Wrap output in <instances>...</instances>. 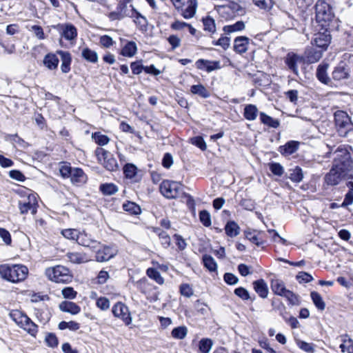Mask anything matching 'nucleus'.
Masks as SVG:
<instances>
[{"mask_svg": "<svg viewBox=\"0 0 353 353\" xmlns=\"http://www.w3.org/2000/svg\"><path fill=\"white\" fill-rule=\"evenodd\" d=\"M333 153L334 157L332 167L348 176L353 170V159L347 148L339 145Z\"/></svg>", "mask_w": 353, "mask_h": 353, "instance_id": "nucleus-1", "label": "nucleus"}, {"mask_svg": "<svg viewBox=\"0 0 353 353\" xmlns=\"http://www.w3.org/2000/svg\"><path fill=\"white\" fill-rule=\"evenodd\" d=\"M28 274V269L21 264L0 265V276L7 281L19 283L24 281Z\"/></svg>", "mask_w": 353, "mask_h": 353, "instance_id": "nucleus-2", "label": "nucleus"}, {"mask_svg": "<svg viewBox=\"0 0 353 353\" xmlns=\"http://www.w3.org/2000/svg\"><path fill=\"white\" fill-rule=\"evenodd\" d=\"M315 8L317 22L321 23L323 27L326 28L334 17L330 4L326 0H319L316 3Z\"/></svg>", "mask_w": 353, "mask_h": 353, "instance_id": "nucleus-3", "label": "nucleus"}, {"mask_svg": "<svg viewBox=\"0 0 353 353\" xmlns=\"http://www.w3.org/2000/svg\"><path fill=\"white\" fill-rule=\"evenodd\" d=\"M10 315L11 319L20 327L27 331L31 336H36L38 332V327L27 315L19 310L12 311Z\"/></svg>", "mask_w": 353, "mask_h": 353, "instance_id": "nucleus-4", "label": "nucleus"}, {"mask_svg": "<svg viewBox=\"0 0 353 353\" xmlns=\"http://www.w3.org/2000/svg\"><path fill=\"white\" fill-rule=\"evenodd\" d=\"M45 274L50 280L56 283H67L72 278L69 269L62 265L47 268Z\"/></svg>", "mask_w": 353, "mask_h": 353, "instance_id": "nucleus-5", "label": "nucleus"}, {"mask_svg": "<svg viewBox=\"0 0 353 353\" xmlns=\"http://www.w3.org/2000/svg\"><path fill=\"white\" fill-rule=\"evenodd\" d=\"M98 161L101 163L103 167L109 171H115L118 169L119 165L116 159L110 152L102 148H97L95 150Z\"/></svg>", "mask_w": 353, "mask_h": 353, "instance_id": "nucleus-6", "label": "nucleus"}, {"mask_svg": "<svg viewBox=\"0 0 353 353\" xmlns=\"http://www.w3.org/2000/svg\"><path fill=\"white\" fill-rule=\"evenodd\" d=\"M112 312L114 317L121 320L125 325L132 323V318L128 307L123 303L119 301L112 307Z\"/></svg>", "mask_w": 353, "mask_h": 353, "instance_id": "nucleus-7", "label": "nucleus"}, {"mask_svg": "<svg viewBox=\"0 0 353 353\" xmlns=\"http://www.w3.org/2000/svg\"><path fill=\"white\" fill-rule=\"evenodd\" d=\"M37 194L34 193L28 194L26 199L19 202L21 214H26L30 211L32 214H34L37 212Z\"/></svg>", "mask_w": 353, "mask_h": 353, "instance_id": "nucleus-8", "label": "nucleus"}, {"mask_svg": "<svg viewBox=\"0 0 353 353\" xmlns=\"http://www.w3.org/2000/svg\"><path fill=\"white\" fill-rule=\"evenodd\" d=\"M324 183L329 186H335L339 185L343 180H347V176L341 172L336 170L333 167L324 176Z\"/></svg>", "mask_w": 353, "mask_h": 353, "instance_id": "nucleus-9", "label": "nucleus"}, {"mask_svg": "<svg viewBox=\"0 0 353 353\" xmlns=\"http://www.w3.org/2000/svg\"><path fill=\"white\" fill-rule=\"evenodd\" d=\"M65 40L73 41L77 37V30L71 23H59L55 28Z\"/></svg>", "mask_w": 353, "mask_h": 353, "instance_id": "nucleus-10", "label": "nucleus"}, {"mask_svg": "<svg viewBox=\"0 0 353 353\" xmlns=\"http://www.w3.org/2000/svg\"><path fill=\"white\" fill-rule=\"evenodd\" d=\"M304 62V58L294 52H289L285 58V63L288 69L296 76L299 75L298 64Z\"/></svg>", "mask_w": 353, "mask_h": 353, "instance_id": "nucleus-11", "label": "nucleus"}, {"mask_svg": "<svg viewBox=\"0 0 353 353\" xmlns=\"http://www.w3.org/2000/svg\"><path fill=\"white\" fill-rule=\"evenodd\" d=\"M117 250L110 246L103 245L96 252V261L97 262H105L113 258L117 254Z\"/></svg>", "mask_w": 353, "mask_h": 353, "instance_id": "nucleus-12", "label": "nucleus"}, {"mask_svg": "<svg viewBox=\"0 0 353 353\" xmlns=\"http://www.w3.org/2000/svg\"><path fill=\"white\" fill-rule=\"evenodd\" d=\"M161 193L168 199H174L176 196V182L165 180L160 185Z\"/></svg>", "mask_w": 353, "mask_h": 353, "instance_id": "nucleus-13", "label": "nucleus"}, {"mask_svg": "<svg viewBox=\"0 0 353 353\" xmlns=\"http://www.w3.org/2000/svg\"><path fill=\"white\" fill-rule=\"evenodd\" d=\"M182 6H186L183 9L182 8V16L185 19H190L193 17L196 13L197 3L196 0H178Z\"/></svg>", "mask_w": 353, "mask_h": 353, "instance_id": "nucleus-14", "label": "nucleus"}, {"mask_svg": "<svg viewBox=\"0 0 353 353\" xmlns=\"http://www.w3.org/2000/svg\"><path fill=\"white\" fill-rule=\"evenodd\" d=\"M331 41V36L327 30V27L323 32H318L314 34L313 43L323 50L326 49Z\"/></svg>", "mask_w": 353, "mask_h": 353, "instance_id": "nucleus-15", "label": "nucleus"}, {"mask_svg": "<svg viewBox=\"0 0 353 353\" xmlns=\"http://www.w3.org/2000/svg\"><path fill=\"white\" fill-rule=\"evenodd\" d=\"M195 65L198 69L205 70L208 72L221 68L219 61H210L203 59L197 60Z\"/></svg>", "mask_w": 353, "mask_h": 353, "instance_id": "nucleus-16", "label": "nucleus"}, {"mask_svg": "<svg viewBox=\"0 0 353 353\" xmlns=\"http://www.w3.org/2000/svg\"><path fill=\"white\" fill-rule=\"evenodd\" d=\"M77 242L82 246L88 247L92 250L97 249L100 245L99 242L92 239L90 236L85 232H79Z\"/></svg>", "mask_w": 353, "mask_h": 353, "instance_id": "nucleus-17", "label": "nucleus"}, {"mask_svg": "<svg viewBox=\"0 0 353 353\" xmlns=\"http://www.w3.org/2000/svg\"><path fill=\"white\" fill-rule=\"evenodd\" d=\"M349 76L350 69L343 62L340 63L332 72V79L335 81L347 79Z\"/></svg>", "mask_w": 353, "mask_h": 353, "instance_id": "nucleus-18", "label": "nucleus"}, {"mask_svg": "<svg viewBox=\"0 0 353 353\" xmlns=\"http://www.w3.org/2000/svg\"><path fill=\"white\" fill-rule=\"evenodd\" d=\"M322 57V50H316L313 47L306 48L304 53V61L308 63L317 62Z\"/></svg>", "mask_w": 353, "mask_h": 353, "instance_id": "nucleus-19", "label": "nucleus"}, {"mask_svg": "<svg viewBox=\"0 0 353 353\" xmlns=\"http://www.w3.org/2000/svg\"><path fill=\"white\" fill-rule=\"evenodd\" d=\"M336 125L341 128H348L350 125V119L348 114L343 111L338 110L334 113Z\"/></svg>", "mask_w": 353, "mask_h": 353, "instance_id": "nucleus-20", "label": "nucleus"}, {"mask_svg": "<svg viewBox=\"0 0 353 353\" xmlns=\"http://www.w3.org/2000/svg\"><path fill=\"white\" fill-rule=\"evenodd\" d=\"M249 38L246 37H238L234 41V50L236 52L243 54L248 50Z\"/></svg>", "mask_w": 353, "mask_h": 353, "instance_id": "nucleus-21", "label": "nucleus"}, {"mask_svg": "<svg viewBox=\"0 0 353 353\" xmlns=\"http://www.w3.org/2000/svg\"><path fill=\"white\" fill-rule=\"evenodd\" d=\"M253 288L254 291L262 299H265L268 295V285L263 279H259L253 282Z\"/></svg>", "mask_w": 353, "mask_h": 353, "instance_id": "nucleus-22", "label": "nucleus"}, {"mask_svg": "<svg viewBox=\"0 0 353 353\" xmlns=\"http://www.w3.org/2000/svg\"><path fill=\"white\" fill-rule=\"evenodd\" d=\"M57 53L61 56V70L63 73H68L70 70V64L72 61L71 55L68 52L59 50Z\"/></svg>", "mask_w": 353, "mask_h": 353, "instance_id": "nucleus-23", "label": "nucleus"}, {"mask_svg": "<svg viewBox=\"0 0 353 353\" xmlns=\"http://www.w3.org/2000/svg\"><path fill=\"white\" fill-rule=\"evenodd\" d=\"M71 182L77 185L85 183L87 176L83 171L80 168H74L70 176Z\"/></svg>", "mask_w": 353, "mask_h": 353, "instance_id": "nucleus-24", "label": "nucleus"}, {"mask_svg": "<svg viewBox=\"0 0 353 353\" xmlns=\"http://www.w3.org/2000/svg\"><path fill=\"white\" fill-rule=\"evenodd\" d=\"M299 148V142L290 141L284 145L280 146L279 152L282 155L288 156L294 153Z\"/></svg>", "mask_w": 353, "mask_h": 353, "instance_id": "nucleus-25", "label": "nucleus"}, {"mask_svg": "<svg viewBox=\"0 0 353 353\" xmlns=\"http://www.w3.org/2000/svg\"><path fill=\"white\" fill-rule=\"evenodd\" d=\"M59 309L65 312L72 314H77L81 311V307L75 303L70 301H63L59 304Z\"/></svg>", "mask_w": 353, "mask_h": 353, "instance_id": "nucleus-26", "label": "nucleus"}, {"mask_svg": "<svg viewBox=\"0 0 353 353\" xmlns=\"http://www.w3.org/2000/svg\"><path fill=\"white\" fill-rule=\"evenodd\" d=\"M328 64L323 63L320 64L316 70V77L317 79L324 84H329L330 79L327 76V70L328 69Z\"/></svg>", "mask_w": 353, "mask_h": 353, "instance_id": "nucleus-27", "label": "nucleus"}, {"mask_svg": "<svg viewBox=\"0 0 353 353\" xmlns=\"http://www.w3.org/2000/svg\"><path fill=\"white\" fill-rule=\"evenodd\" d=\"M245 235L247 239L257 246H262L265 243V241L261 236V233L259 232L246 231Z\"/></svg>", "mask_w": 353, "mask_h": 353, "instance_id": "nucleus-28", "label": "nucleus"}, {"mask_svg": "<svg viewBox=\"0 0 353 353\" xmlns=\"http://www.w3.org/2000/svg\"><path fill=\"white\" fill-rule=\"evenodd\" d=\"M59 60L57 55L52 53L46 54L43 59V64L49 70H55L57 68Z\"/></svg>", "mask_w": 353, "mask_h": 353, "instance_id": "nucleus-29", "label": "nucleus"}, {"mask_svg": "<svg viewBox=\"0 0 353 353\" xmlns=\"http://www.w3.org/2000/svg\"><path fill=\"white\" fill-rule=\"evenodd\" d=\"M259 110L255 105H245L243 112L244 117L248 121H254L256 119Z\"/></svg>", "mask_w": 353, "mask_h": 353, "instance_id": "nucleus-30", "label": "nucleus"}, {"mask_svg": "<svg viewBox=\"0 0 353 353\" xmlns=\"http://www.w3.org/2000/svg\"><path fill=\"white\" fill-rule=\"evenodd\" d=\"M66 256L68 260L73 263L79 264L82 263H86L89 261L86 254L84 253L69 252Z\"/></svg>", "mask_w": 353, "mask_h": 353, "instance_id": "nucleus-31", "label": "nucleus"}, {"mask_svg": "<svg viewBox=\"0 0 353 353\" xmlns=\"http://www.w3.org/2000/svg\"><path fill=\"white\" fill-rule=\"evenodd\" d=\"M260 120L264 125L273 128H277L279 126V121L274 119L264 112H260Z\"/></svg>", "mask_w": 353, "mask_h": 353, "instance_id": "nucleus-32", "label": "nucleus"}, {"mask_svg": "<svg viewBox=\"0 0 353 353\" xmlns=\"http://www.w3.org/2000/svg\"><path fill=\"white\" fill-rule=\"evenodd\" d=\"M137 51V44L134 41H128L122 48L121 54L124 57H132Z\"/></svg>", "mask_w": 353, "mask_h": 353, "instance_id": "nucleus-33", "label": "nucleus"}, {"mask_svg": "<svg viewBox=\"0 0 353 353\" xmlns=\"http://www.w3.org/2000/svg\"><path fill=\"white\" fill-rule=\"evenodd\" d=\"M82 57L88 62L96 63L98 61V54L96 51L85 48L81 51Z\"/></svg>", "mask_w": 353, "mask_h": 353, "instance_id": "nucleus-34", "label": "nucleus"}, {"mask_svg": "<svg viewBox=\"0 0 353 353\" xmlns=\"http://www.w3.org/2000/svg\"><path fill=\"white\" fill-rule=\"evenodd\" d=\"M271 289L273 292L277 295L282 296L287 289L284 283L279 279H272L271 281Z\"/></svg>", "mask_w": 353, "mask_h": 353, "instance_id": "nucleus-35", "label": "nucleus"}, {"mask_svg": "<svg viewBox=\"0 0 353 353\" xmlns=\"http://www.w3.org/2000/svg\"><path fill=\"white\" fill-rule=\"evenodd\" d=\"M190 91L192 94H197L204 99L208 98L210 96V91L201 84L192 85Z\"/></svg>", "mask_w": 353, "mask_h": 353, "instance_id": "nucleus-36", "label": "nucleus"}, {"mask_svg": "<svg viewBox=\"0 0 353 353\" xmlns=\"http://www.w3.org/2000/svg\"><path fill=\"white\" fill-rule=\"evenodd\" d=\"M99 190L104 195L110 196L117 193L118 187L112 183H103L100 185Z\"/></svg>", "mask_w": 353, "mask_h": 353, "instance_id": "nucleus-37", "label": "nucleus"}, {"mask_svg": "<svg viewBox=\"0 0 353 353\" xmlns=\"http://www.w3.org/2000/svg\"><path fill=\"white\" fill-rule=\"evenodd\" d=\"M132 7V11L136 15H132L131 17H134L135 19L134 20V23L139 26L142 30L145 29L148 21L145 17L142 16L134 7L132 5L130 6Z\"/></svg>", "mask_w": 353, "mask_h": 353, "instance_id": "nucleus-38", "label": "nucleus"}, {"mask_svg": "<svg viewBox=\"0 0 353 353\" xmlns=\"http://www.w3.org/2000/svg\"><path fill=\"white\" fill-rule=\"evenodd\" d=\"M225 233L230 237H234L239 234L240 228L234 221H229L225 227Z\"/></svg>", "mask_w": 353, "mask_h": 353, "instance_id": "nucleus-39", "label": "nucleus"}, {"mask_svg": "<svg viewBox=\"0 0 353 353\" xmlns=\"http://www.w3.org/2000/svg\"><path fill=\"white\" fill-rule=\"evenodd\" d=\"M203 263L210 272H216L217 270V264L212 256L208 254L203 256Z\"/></svg>", "mask_w": 353, "mask_h": 353, "instance_id": "nucleus-40", "label": "nucleus"}, {"mask_svg": "<svg viewBox=\"0 0 353 353\" xmlns=\"http://www.w3.org/2000/svg\"><path fill=\"white\" fill-rule=\"evenodd\" d=\"M289 178L293 182H301L303 178L302 169L299 166H296L294 168L290 170Z\"/></svg>", "mask_w": 353, "mask_h": 353, "instance_id": "nucleus-41", "label": "nucleus"}, {"mask_svg": "<svg viewBox=\"0 0 353 353\" xmlns=\"http://www.w3.org/2000/svg\"><path fill=\"white\" fill-rule=\"evenodd\" d=\"M311 299L315 305V306L317 307L318 310L323 311L325 308V303L324 301L323 300L322 296L321 294L316 292H312L310 294Z\"/></svg>", "mask_w": 353, "mask_h": 353, "instance_id": "nucleus-42", "label": "nucleus"}, {"mask_svg": "<svg viewBox=\"0 0 353 353\" xmlns=\"http://www.w3.org/2000/svg\"><path fill=\"white\" fill-rule=\"evenodd\" d=\"M245 23L242 21H239L234 24L225 26L223 31L227 33H232L234 32L241 31L245 29Z\"/></svg>", "mask_w": 353, "mask_h": 353, "instance_id": "nucleus-43", "label": "nucleus"}, {"mask_svg": "<svg viewBox=\"0 0 353 353\" xmlns=\"http://www.w3.org/2000/svg\"><path fill=\"white\" fill-rule=\"evenodd\" d=\"M137 288L143 294H148L154 288L146 279H142L137 283Z\"/></svg>", "mask_w": 353, "mask_h": 353, "instance_id": "nucleus-44", "label": "nucleus"}, {"mask_svg": "<svg viewBox=\"0 0 353 353\" xmlns=\"http://www.w3.org/2000/svg\"><path fill=\"white\" fill-rule=\"evenodd\" d=\"M213 342L211 339H202L199 343V350L201 353H209L212 349Z\"/></svg>", "mask_w": 353, "mask_h": 353, "instance_id": "nucleus-45", "label": "nucleus"}, {"mask_svg": "<svg viewBox=\"0 0 353 353\" xmlns=\"http://www.w3.org/2000/svg\"><path fill=\"white\" fill-rule=\"evenodd\" d=\"M181 201L185 203L188 208L195 214V203L193 198L188 194L183 193L180 196Z\"/></svg>", "mask_w": 353, "mask_h": 353, "instance_id": "nucleus-46", "label": "nucleus"}, {"mask_svg": "<svg viewBox=\"0 0 353 353\" xmlns=\"http://www.w3.org/2000/svg\"><path fill=\"white\" fill-rule=\"evenodd\" d=\"M123 208L125 211L132 214H139L141 212V208L137 203L132 201H127L123 203Z\"/></svg>", "mask_w": 353, "mask_h": 353, "instance_id": "nucleus-47", "label": "nucleus"}, {"mask_svg": "<svg viewBox=\"0 0 353 353\" xmlns=\"http://www.w3.org/2000/svg\"><path fill=\"white\" fill-rule=\"evenodd\" d=\"M203 24L204 26V30L205 31H208L209 32L214 33L216 31V26L215 21L214 19L211 17L208 16L205 18H203Z\"/></svg>", "mask_w": 353, "mask_h": 353, "instance_id": "nucleus-48", "label": "nucleus"}, {"mask_svg": "<svg viewBox=\"0 0 353 353\" xmlns=\"http://www.w3.org/2000/svg\"><path fill=\"white\" fill-rule=\"evenodd\" d=\"M59 328L61 330L68 329L71 331H77L80 328V325L79 323L75 321H61L59 323Z\"/></svg>", "mask_w": 353, "mask_h": 353, "instance_id": "nucleus-49", "label": "nucleus"}, {"mask_svg": "<svg viewBox=\"0 0 353 353\" xmlns=\"http://www.w3.org/2000/svg\"><path fill=\"white\" fill-rule=\"evenodd\" d=\"M137 168L132 163H127L123 167V173L126 178L133 179L137 175Z\"/></svg>", "mask_w": 353, "mask_h": 353, "instance_id": "nucleus-50", "label": "nucleus"}, {"mask_svg": "<svg viewBox=\"0 0 353 353\" xmlns=\"http://www.w3.org/2000/svg\"><path fill=\"white\" fill-rule=\"evenodd\" d=\"M281 296L286 298L291 305H297L300 303L299 296L289 290L285 291Z\"/></svg>", "mask_w": 353, "mask_h": 353, "instance_id": "nucleus-51", "label": "nucleus"}, {"mask_svg": "<svg viewBox=\"0 0 353 353\" xmlns=\"http://www.w3.org/2000/svg\"><path fill=\"white\" fill-rule=\"evenodd\" d=\"M147 275L151 278L152 279L154 280L157 283L159 284H163L164 282L163 279L161 276L159 271H157L154 268H148L147 270Z\"/></svg>", "mask_w": 353, "mask_h": 353, "instance_id": "nucleus-52", "label": "nucleus"}, {"mask_svg": "<svg viewBox=\"0 0 353 353\" xmlns=\"http://www.w3.org/2000/svg\"><path fill=\"white\" fill-rule=\"evenodd\" d=\"M199 220L205 227H210L212 224L211 215L210 212L205 210L200 211Z\"/></svg>", "mask_w": 353, "mask_h": 353, "instance_id": "nucleus-53", "label": "nucleus"}, {"mask_svg": "<svg viewBox=\"0 0 353 353\" xmlns=\"http://www.w3.org/2000/svg\"><path fill=\"white\" fill-rule=\"evenodd\" d=\"M92 138L94 141L99 145H105L109 141L110 139L108 136L102 134L101 132H95L92 134Z\"/></svg>", "mask_w": 353, "mask_h": 353, "instance_id": "nucleus-54", "label": "nucleus"}, {"mask_svg": "<svg viewBox=\"0 0 353 353\" xmlns=\"http://www.w3.org/2000/svg\"><path fill=\"white\" fill-rule=\"evenodd\" d=\"M341 352L347 353H353V340L351 338L348 339H343V343L340 345Z\"/></svg>", "mask_w": 353, "mask_h": 353, "instance_id": "nucleus-55", "label": "nucleus"}, {"mask_svg": "<svg viewBox=\"0 0 353 353\" xmlns=\"http://www.w3.org/2000/svg\"><path fill=\"white\" fill-rule=\"evenodd\" d=\"M253 2L257 7L266 11L270 10L273 6L272 0H253Z\"/></svg>", "mask_w": 353, "mask_h": 353, "instance_id": "nucleus-56", "label": "nucleus"}, {"mask_svg": "<svg viewBox=\"0 0 353 353\" xmlns=\"http://www.w3.org/2000/svg\"><path fill=\"white\" fill-rule=\"evenodd\" d=\"M298 347L304 352L307 353L314 352V345L312 343H309L303 341H296Z\"/></svg>", "mask_w": 353, "mask_h": 353, "instance_id": "nucleus-57", "label": "nucleus"}, {"mask_svg": "<svg viewBox=\"0 0 353 353\" xmlns=\"http://www.w3.org/2000/svg\"><path fill=\"white\" fill-rule=\"evenodd\" d=\"M270 171L276 176H281L284 173L283 167L279 163H271L269 164Z\"/></svg>", "mask_w": 353, "mask_h": 353, "instance_id": "nucleus-58", "label": "nucleus"}, {"mask_svg": "<svg viewBox=\"0 0 353 353\" xmlns=\"http://www.w3.org/2000/svg\"><path fill=\"white\" fill-rule=\"evenodd\" d=\"M79 231L75 229H65L62 230L61 234L63 236L68 239L71 240H74L77 241V239L78 238Z\"/></svg>", "mask_w": 353, "mask_h": 353, "instance_id": "nucleus-59", "label": "nucleus"}, {"mask_svg": "<svg viewBox=\"0 0 353 353\" xmlns=\"http://www.w3.org/2000/svg\"><path fill=\"white\" fill-rule=\"evenodd\" d=\"M99 43L103 48H109L112 46L115 42L111 37L108 35H103L99 38Z\"/></svg>", "mask_w": 353, "mask_h": 353, "instance_id": "nucleus-60", "label": "nucleus"}, {"mask_svg": "<svg viewBox=\"0 0 353 353\" xmlns=\"http://www.w3.org/2000/svg\"><path fill=\"white\" fill-rule=\"evenodd\" d=\"M96 305L101 310H108L110 307V303L106 297H99L97 299Z\"/></svg>", "mask_w": 353, "mask_h": 353, "instance_id": "nucleus-61", "label": "nucleus"}, {"mask_svg": "<svg viewBox=\"0 0 353 353\" xmlns=\"http://www.w3.org/2000/svg\"><path fill=\"white\" fill-rule=\"evenodd\" d=\"M110 279V274L108 273V272L104 270H101L97 278H96V283L97 284H99V285H102V284H104L107 282V281Z\"/></svg>", "mask_w": 353, "mask_h": 353, "instance_id": "nucleus-62", "label": "nucleus"}, {"mask_svg": "<svg viewBox=\"0 0 353 353\" xmlns=\"http://www.w3.org/2000/svg\"><path fill=\"white\" fill-rule=\"evenodd\" d=\"M297 281L301 283H309L313 280V277L311 274L305 272H300L296 276Z\"/></svg>", "mask_w": 353, "mask_h": 353, "instance_id": "nucleus-63", "label": "nucleus"}, {"mask_svg": "<svg viewBox=\"0 0 353 353\" xmlns=\"http://www.w3.org/2000/svg\"><path fill=\"white\" fill-rule=\"evenodd\" d=\"M73 170L74 168H72L70 165L65 163L61 165L59 168L60 174L64 178L70 177Z\"/></svg>", "mask_w": 353, "mask_h": 353, "instance_id": "nucleus-64", "label": "nucleus"}]
</instances>
